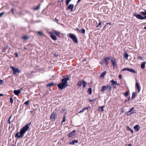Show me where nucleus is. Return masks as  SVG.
<instances>
[{
	"mask_svg": "<svg viewBox=\"0 0 146 146\" xmlns=\"http://www.w3.org/2000/svg\"><path fill=\"white\" fill-rule=\"evenodd\" d=\"M104 106H103L101 107H100L98 108V110H101V111L102 112H103L104 111Z\"/></svg>",
	"mask_w": 146,
	"mask_h": 146,
	"instance_id": "cd10ccee",
	"label": "nucleus"
},
{
	"mask_svg": "<svg viewBox=\"0 0 146 146\" xmlns=\"http://www.w3.org/2000/svg\"><path fill=\"white\" fill-rule=\"evenodd\" d=\"M146 62H144L142 63L141 65V68L143 69L145 68V65L146 64Z\"/></svg>",
	"mask_w": 146,
	"mask_h": 146,
	"instance_id": "393cba45",
	"label": "nucleus"
},
{
	"mask_svg": "<svg viewBox=\"0 0 146 146\" xmlns=\"http://www.w3.org/2000/svg\"><path fill=\"white\" fill-rule=\"evenodd\" d=\"M5 14V12H3L0 13V17H2Z\"/></svg>",
	"mask_w": 146,
	"mask_h": 146,
	"instance_id": "a19ab883",
	"label": "nucleus"
},
{
	"mask_svg": "<svg viewBox=\"0 0 146 146\" xmlns=\"http://www.w3.org/2000/svg\"><path fill=\"white\" fill-rule=\"evenodd\" d=\"M119 78L120 79L121 78H122V77L121 75H119Z\"/></svg>",
	"mask_w": 146,
	"mask_h": 146,
	"instance_id": "09e8293b",
	"label": "nucleus"
},
{
	"mask_svg": "<svg viewBox=\"0 0 146 146\" xmlns=\"http://www.w3.org/2000/svg\"><path fill=\"white\" fill-rule=\"evenodd\" d=\"M117 84V85H119H119H120V84H119V83H117V84Z\"/></svg>",
	"mask_w": 146,
	"mask_h": 146,
	"instance_id": "0e129e2a",
	"label": "nucleus"
},
{
	"mask_svg": "<svg viewBox=\"0 0 146 146\" xmlns=\"http://www.w3.org/2000/svg\"><path fill=\"white\" fill-rule=\"evenodd\" d=\"M134 109V108L133 107H132L130 109L129 111L126 113V115H130L133 114L135 113H136V110H133Z\"/></svg>",
	"mask_w": 146,
	"mask_h": 146,
	"instance_id": "20e7f679",
	"label": "nucleus"
},
{
	"mask_svg": "<svg viewBox=\"0 0 146 146\" xmlns=\"http://www.w3.org/2000/svg\"><path fill=\"white\" fill-rule=\"evenodd\" d=\"M88 107H85L82 109L79 112V113H82L85 110H88Z\"/></svg>",
	"mask_w": 146,
	"mask_h": 146,
	"instance_id": "4be33fe9",
	"label": "nucleus"
},
{
	"mask_svg": "<svg viewBox=\"0 0 146 146\" xmlns=\"http://www.w3.org/2000/svg\"><path fill=\"white\" fill-rule=\"evenodd\" d=\"M14 54L15 55L16 57H18V55L17 53V52L15 53Z\"/></svg>",
	"mask_w": 146,
	"mask_h": 146,
	"instance_id": "49530a36",
	"label": "nucleus"
},
{
	"mask_svg": "<svg viewBox=\"0 0 146 146\" xmlns=\"http://www.w3.org/2000/svg\"><path fill=\"white\" fill-rule=\"evenodd\" d=\"M49 34H50V36L52 39L54 40H57L56 37L55 35L53 34L52 33L50 32V33Z\"/></svg>",
	"mask_w": 146,
	"mask_h": 146,
	"instance_id": "2eb2a0df",
	"label": "nucleus"
},
{
	"mask_svg": "<svg viewBox=\"0 0 146 146\" xmlns=\"http://www.w3.org/2000/svg\"><path fill=\"white\" fill-rule=\"evenodd\" d=\"M79 32L82 34H84L85 33V30L84 28H82L81 30H80Z\"/></svg>",
	"mask_w": 146,
	"mask_h": 146,
	"instance_id": "bb28decb",
	"label": "nucleus"
},
{
	"mask_svg": "<svg viewBox=\"0 0 146 146\" xmlns=\"http://www.w3.org/2000/svg\"><path fill=\"white\" fill-rule=\"evenodd\" d=\"M130 96H129V98H128V101H129V100H130Z\"/></svg>",
	"mask_w": 146,
	"mask_h": 146,
	"instance_id": "680f3d73",
	"label": "nucleus"
},
{
	"mask_svg": "<svg viewBox=\"0 0 146 146\" xmlns=\"http://www.w3.org/2000/svg\"><path fill=\"white\" fill-rule=\"evenodd\" d=\"M76 30H78V31H79H79H80V30H79V29H78V28H76Z\"/></svg>",
	"mask_w": 146,
	"mask_h": 146,
	"instance_id": "6e6d98bb",
	"label": "nucleus"
},
{
	"mask_svg": "<svg viewBox=\"0 0 146 146\" xmlns=\"http://www.w3.org/2000/svg\"><path fill=\"white\" fill-rule=\"evenodd\" d=\"M144 29H146V27H144Z\"/></svg>",
	"mask_w": 146,
	"mask_h": 146,
	"instance_id": "338daca9",
	"label": "nucleus"
},
{
	"mask_svg": "<svg viewBox=\"0 0 146 146\" xmlns=\"http://www.w3.org/2000/svg\"><path fill=\"white\" fill-rule=\"evenodd\" d=\"M59 89L62 90L64 88H65L66 86L62 83H61L57 85Z\"/></svg>",
	"mask_w": 146,
	"mask_h": 146,
	"instance_id": "1a4fd4ad",
	"label": "nucleus"
},
{
	"mask_svg": "<svg viewBox=\"0 0 146 146\" xmlns=\"http://www.w3.org/2000/svg\"><path fill=\"white\" fill-rule=\"evenodd\" d=\"M11 116L10 117V118H9L10 119H11Z\"/></svg>",
	"mask_w": 146,
	"mask_h": 146,
	"instance_id": "69168bd1",
	"label": "nucleus"
},
{
	"mask_svg": "<svg viewBox=\"0 0 146 146\" xmlns=\"http://www.w3.org/2000/svg\"><path fill=\"white\" fill-rule=\"evenodd\" d=\"M13 146H15V145H14V144H13Z\"/></svg>",
	"mask_w": 146,
	"mask_h": 146,
	"instance_id": "774afa93",
	"label": "nucleus"
},
{
	"mask_svg": "<svg viewBox=\"0 0 146 146\" xmlns=\"http://www.w3.org/2000/svg\"><path fill=\"white\" fill-rule=\"evenodd\" d=\"M10 102L11 104L13 103V100L12 98H10Z\"/></svg>",
	"mask_w": 146,
	"mask_h": 146,
	"instance_id": "ea45409f",
	"label": "nucleus"
},
{
	"mask_svg": "<svg viewBox=\"0 0 146 146\" xmlns=\"http://www.w3.org/2000/svg\"><path fill=\"white\" fill-rule=\"evenodd\" d=\"M106 71H104L100 76V78H103L106 74Z\"/></svg>",
	"mask_w": 146,
	"mask_h": 146,
	"instance_id": "aec40b11",
	"label": "nucleus"
},
{
	"mask_svg": "<svg viewBox=\"0 0 146 146\" xmlns=\"http://www.w3.org/2000/svg\"><path fill=\"white\" fill-rule=\"evenodd\" d=\"M111 62L113 65V68L116 67L117 66V64L115 61V60L113 57L111 59Z\"/></svg>",
	"mask_w": 146,
	"mask_h": 146,
	"instance_id": "423d86ee",
	"label": "nucleus"
},
{
	"mask_svg": "<svg viewBox=\"0 0 146 146\" xmlns=\"http://www.w3.org/2000/svg\"><path fill=\"white\" fill-rule=\"evenodd\" d=\"M146 19V15H145V16L143 17V19Z\"/></svg>",
	"mask_w": 146,
	"mask_h": 146,
	"instance_id": "864d4df0",
	"label": "nucleus"
},
{
	"mask_svg": "<svg viewBox=\"0 0 146 146\" xmlns=\"http://www.w3.org/2000/svg\"><path fill=\"white\" fill-rule=\"evenodd\" d=\"M134 16H135L138 19H139L141 20H143V17L142 16V15L140 14L136 15L135 14H134Z\"/></svg>",
	"mask_w": 146,
	"mask_h": 146,
	"instance_id": "9b49d317",
	"label": "nucleus"
},
{
	"mask_svg": "<svg viewBox=\"0 0 146 146\" xmlns=\"http://www.w3.org/2000/svg\"><path fill=\"white\" fill-rule=\"evenodd\" d=\"M140 128V126L138 125H137L134 127V128L137 132H138L139 131Z\"/></svg>",
	"mask_w": 146,
	"mask_h": 146,
	"instance_id": "f3484780",
	"label": "nucleus"
},
{
	"mask_svg": "<svg viewBox=\"0 0 146 146\" xmlns=\"http://www.w3.org/2000/svg\"><path fill=\"white\" fill-rule=\"evenodd\" d=\"M82 83L81 82V81H78L77 82V85L79 87H81L82 86Z\"/></svg>",
	"mask_w": 146,
	"mask_h": 146,
	"instance_id": "72a5a7b5",
	"label": "nucleus"
},
{
	"mask_svg": "<svg viewBox=\"0 0 146 146\" xmlns=\"http://www.w3.org/2000/svg\"><path fill=\"white\" fill-rule=\"evenodd\" d=\"M7 48H4L3 50V52H5V51L6 50V49H7Z\"/></svg>",
	"mask_w": 146,
	"mask_h": 146,
	"instance_id": "603ef678",
	"label": "nucleus"
},
{
	"mask_svg": "<svg viewBox=\"0 0 146 146\" xmlns=\"http://www.w3.org/2000/svg\"><path fill=\"white\" fill-rule=\"evenodd\" d=\"M139 58H140V59H142V57H141V56H139Z\"/></svg>",
	"mask_w": 146,
	"mask_h": 146,
	"instance_id": "4d7b16f0",
	"label": "nucleus"
},
{
	"mask_svg": "<svg viewBox=\"0 0 146 146\" xmlns=\"http://www.w3.org/2000/svg\"><path fill=\"white\" fill-rule=\"evenodd\" d=\"M125 70H127L128 71L134 73H136V72L132 68H124L121 70V71H123Z\"/></svg>",
	"mask_w": 146,
	"mask_h": 146,
	"instance_id": "0eeeda50",
	"label": "nucleus"
},
{
	"mask_svg": "<svg viewBox=\"0 0 146 146\" xmlns=\"http://www.w3.org/2000/svg\"><path fill=\"white\" fill-rule=\"evenodd\" d=\"M111 88L112 87L110 85L103 86L101 87V91L103 93L105 91H107L108 92H110L111 90Z\"/></svg>",
	"mask_w": 146,
	"mask_h": 146,
	"instance_id": "f03ea898",
	"label": "nucleus"
},
{
	"mask_svg": "<svg viewBox=\"0 0 146 146\" xmlns=\"http://www.w3.org/2000/svg\"><path fill=\"white\" fill-rule=\"evenodd\" d=\"M74 5L70 4L67 7V10H70L71 11H72L74 7Z\"/></svg>",
	"mask_w": 146,
	"mask_h": 146,
	"instance_id": "f8f14e48",
	"label": "nucleus"
},
{
	"mask_svg": "<svg viewBox=\"0 0 146 146\" xmlns=\"http://www.w3.org/2000/svg\"><path fill=\"white\" fill-rule=\"evenodd\" d=\"M128 56L129 55L127 53H125L124 54V58L125 59H127Z\"/></svg>",
	"mask_w": 146,
	"mask_h": 146,
	"instance_id": "f704fd0d",
	"label": "nucleus"
},
{
	"mask_svg": "<svg viewBox=\"0 0 146 146\" xmlns=\"http://www.w3.org/2000/svg\"><path fill=\"white\" fill-rule=\"evenodd\" d=\"M136 93V92H133L132 94V96L131 97L132 99H134L135 98Z\"/></svg>",
	"mask_w": 146,
	"mask_h": 146,
	"instance_id": "7c9ffc66",
	"label": "nucleus"
},
{
	"mask_svg": "<svg viewBox=\"0 0 146 146\" xmlns=\"http://www.w3.org/2000/svg\"><path fill=\"white\" fill-rule=\"evenodd\" d=\"M69 37L75 43H77L78 42L77 39L75 35L73 34L70 33L69 34Z\"/></svg>",
	"mask_w": 146,
	"mask_h": 146,
	"instance_id": "7ed1b4c3",
	"label": "nucleus"
},
{
	"mask_svg": "<svg viewBox=\"0 0 146 146\" xmlns=\"http://www.w3.org/2000/svg\"><path fill=\"white\" fill-rule=\"evenodd\" d=\"M110 59V58L109 57H106L104 58V62H105L106 66L108 64V61Z\"/></svg>",
	"mask_w": 146,
	"mask_h": 146,
	"instance_id": "dca6fc26",
	"label": "nucleus"
},
{
	"mask_svg": "<svg viewBox=\"0 0 146 146\" xmlns=\"http://www.w3.org/2000/svg\"><path fill=\"white\" fill-rule=\"evenodd\" d=\"M76 132L75 130H74L73 131L71 132L68 135V137H72L75 135V132Z\"/></svg>",
	"mask_w": 146,
	"mask_h": 146,
	"instance_id": "4468645a",
	"label": "nucleus"
},
{
	"mask_svg": "<svg viewBox=\"0 0 146 146\" xmlns=\"http://www.w3.org/2000/svg\"><path fill=\"white\" fill-rule=\"evenodd\" d=\"M53 32L54 33H55L57 36H59L60 34V32L56 30L53 31Z\"/></svg>",
	"mask_w": 146,
	"mask_h": 146,
	"instance_id": "b1692460",
	"label": "nucleus"
},
{
	"mask_svg": "<svg viewBox=\"0 0 146 146\" xmlns=\"http://www.w3.org/2000/svg\"><path fill=\"white\" fill-rule=\"evenodd\" d=\"M30 102V101L29 100H28L27 101L25 102L24 104H25L27 106H28L29 104V102Z\"/></svg>",
	"mask_w": 146,
	"mask_h": 146,
	"instance_id": "c9c22d12",
	"label": "nucleus"
},
{
	"mask_svg": "<svg viewBox=\"0 0 146 146\" xmlns=\"http://www.w3.org/2000/svg\"><path fill=\"white\" fill-rule=\"evenodd\" d=\"M56 117L55 113L54 112H53L51 115L50 119L53 121H55L56 118Z\"/></svg>",
	"mask_w": 146,
	"mask_h": 146,
	"instance_id": "9d476101",
	"label": "nucleus"
},
{
	"mask_svg": "<svg viewBox=\"0 0 146 146\" xmlns=\"http://www.w3.org/2000/svg\"><path fill=\"white\" fill-rule=\"evenodd\" d=\"M69 80V78L67 77L66 78H64L61 80L62 83H63L66 86H67L68 85L67 81Z\"/></svg>",
	"mask_w": 146,
	"mask_h": 146,
	"instance_id": "6e6552de",
	"label": "nucleus"
},
{
	"mask_svg": "<svg viewBox=\"0 0 146 146\" xmlns=\"http://www.w3.org/2000/svg\"><path fill=\"white\" fill-rule=\"evenodd\" d=\"M126 128L128 131H130L132 133H133V131L129 126H126Z\"/></svg>",
	"mask_w": 146,
	"mask_h": 146,
	"instance_id": "412c9836",
	"label": "nucleus"
},
{
	"mask_svg": "<svg viewBox=\"0 0 146 146\" xmlns=\"http://www.w3.org/2000/svg\"><path fill=\"white\" fill-rule=\"evenodd\" d=\"M78 143V140H73L72 142L69 143V144L70 145H74L75 143Z\"/></svg>",
	"mask_w": 146,
	"mask_h": 146,
	"instance_id": "6ab92c4d",
	"label": "nucleus"
},
{
	"mask_svg": "<svg viewBox=\"0 0 146 146\" xmlns=\"http://www.w3.org/2000/svg\"><path fill=\"white\" fill-rule=\"evenodd\" d=\"M102 23V21H101L100 20L99 21V23L98 24V26L101 25V23Z\"/></svg>",
	"mask_w": 146,
	"mask_h": 146,
	"instance_id": "a18cd8bd",
	"label": "nucleus"
},
{
	"mask_svg": "<svg viewBox=\"0 0 146 146\" xmlns=\"http://www.w3.org/2000/svg\"><path fill=\"white\" fill-rule=\"evenodd\" d=\"M94 99H93V100H89V101L90 102H93L94 101Z\"/></svg>",
	"mask_w": 146,
	"mask_h": 146,
	"instance_id": "3c124183",
	"label": "nucleus"
},
{
	"mask_svg": "<svg viewBox=\"0 0 146 146\" xmlns=\"http://www.w3.org/2000/svg\"><path fill=\"white\" fill-rule=\"evenodd\" d=\"M140 13L143 15H146V10H145L144 11L141 12Z\"/></svg>",
	"mask_w": 146,
	"mask_h": 146,
	"instance_id": "2f4dec72",
	"label": "nucleus"
},
{
	"mask_svg": "<svg viewBox=\"0 0 146 146\" xmlns=\"http://www.w3.org/2000/svg\"><path fill=\"white\" fill-rule=\"evenodd\" d=\"M24 48L25 49H27V48L26 47H24Z\"/></svg>",
	"mask_w": 146,
	"mask_h": 146,
	"instance_id": "e2e57ef3",
	"label": "nucleus"
},
{
	"mask_svg": "<svg viewBox=\"0 0 146 146\" xmlns=\"http://www.w3.org/2000/svg\"><path fill=\"white\" fill-rule=\"evenodd\" d=\"M13 11H14V9H11V11L12 12V13L13 14H14V12H13Z\"/></svg>",
	"mask_w": 146,
	"mask_h": 146,
	"instance_id": "8fccbe9b",
	"label": "nucleus"
},
{
	"mask_svg": "<svg viewBox=\"0 0 146 146\" xmlns=\"http://www.w3.org/2000/svg\"><path fill=\"white\" fill-rule=\"evenodd\" d=\"M88 92L90 95H91L92 94V90L91 88H90L88 89Z\"/></svg>",
	"mask_w": 146,
	"mask_h": 146,
	"instance_id": "473e14b6",
	"label": "nucleus"
},
{
	"mask_svg": "<svg viewBox=\"0 0 146 146\" xmlns=\"http://www.w3.org/2000/svg\"><path fill=\"white\" fill-rule=\"evenodd\" d=\"M37 33L40 36H44V34H43L41 31H38V32H37Z\"/></svg>",
	"mask_w": 146,
	"mask_h": 146,
	"instance_id": "a878e982",
	"label": "nucleus"
},
{
	"mask_svg": "<svg viewBox=\"0 0 146 146\" xmlns=\"http://www.w3.org/2000/svg\"><path fill=\"white\" fill-rule=\"evenodd\" d=\"M87 83L84 80H83L82 81V84L83 88H85L86 86Z\"/></svg>",
	"mask_w": 146,
	"mask_h": 146,
	"instance_id": "5701e85b",
	"label": "nucleus"
},
{
	"mask_svg": "<svg viewBox=\"0 0 146 146\" xmlns=\"http://www.w3.org/2000/svg\"><path fill=\"white\" fill-rule=\"evenodd\" d=\"M54 20V21L55 22H56L57 23H58L59 24H60L59 23H58V20L56 18H55Z\"/></svg>",
	"mask_w": 146,
	"mask_h": 146,
	"instance_id": "c03bdc74",
	"label": "nucleus"
},
{
	"mask_svg": "<svg viewBox=\"0 0 146 146\" xmlns=\"http://www.w3.org/2000/svg\"><path fill=\"white\" fill-rule=\"evenodd\" d=\"M7 122L8 123H9V118L7 120Z\"/></svg>",
	"mask_w": 146,
	"mask_h": 146,
	"instance_id": "13d9d810",
	"label": "nucleus"
},
{
	"mask_svg": "<svg viewBox=\"0 0 146 146\" xmlns=\"http://www.w3.org/2000/svg\"><path fill=\"white\" fill-rule=\"evenodd\" d=\"M40 4H39L37 6V7L34 8V10H37L39 9L40 8Z\"/></svg>",
	"mask_w": 146,
	"mask_h": 146,
	"instance_id": "e433bc0d",
	"label": "nucleus"
},
{
	"mask_svg": "<svg viewBox=\"0 0 146 146\" xmlns=\"http://www.w3.org/2000/svg\"><path fill=\"white\" fill-rule=\"evenodd\" d=\"M128 146H132L130 144H129L128 145Z\"/></svg>",
	"mask_w": 146,
	"mask_h": 146,
	"instance_id": "bf43d9fd",
	"label": "nucleus"
},
{
	"mask_svg": "<svg viewBox=\"0 0 146 146\" xmlns=\"http://www.w3.org/2000/svg\"><path fill=\"white\" fill-rule=\"evenodd\" d=\"M21 38H23L25 40H27L29 38V37L26 35L24 36L23 37Z\"/></svg>",
	"mask_w": 146,
	"mask_h": 146,
	"instance_id": "c756f323",
	"label": "nucleus"
},
{
	"mask_svg": "<svg viewBox=\"0 0 146 146\" xmlns=\"http://www.w3.org/2000/svg\"><path fill=\"white\" fill-rule=\"evenodd\" d=\"M65 115L63 117V121L62 122V123L64 121H65Z\"/></svg>",
	"mask_w": 146,
	"mask_h": 146,
	"instance_id": "37998d69",
	"label": "nucleus"
},
{
	"mask_svg": "<svg viewBox=\"0 0 146 146\" xmlns=\"http://www.w3.org/2000/svg\"><path fill=\"white\" fill-rule=\"evenodd\" d=\"M55 85V84L53 82H51L50 83H49L47 85V86L48 87H51L52 86Z\"/></svg>",
	"mask_w": 146,
	"mask_h": 146,
	"instance_id": "c85d7f7f",
	"label": "nucleus"
},
{
	"mask_svg": "<svg viewBox=\"0 0 146 146\" xmlns=\"http://www.w3.org/2000/svg\"><path fill=\"white\" fill-rule=\"evenodd\" d=\"M22 89V88H21V89H18L17 90H15L14 91L13 93L15 95L18 96L21 92V90Z\"/></svg>",
	"mask_w": 146,
	"mask_h": 146,
	"instance_id": "ddd939ff",
	"label": "nucleus"
},
{
	"mask_svg": "<svg viewBox=\"0 0 146 146\" xmlns=\"http://www.w3.org/2000/svg\"><path fill=\"white\" fill-rule=\"evenodd\" d=\"M3 81L2 80H0V84H3Z\"/></svg>",
	"mask_w": 146,
	"mask_h": 146,
	"instance_id": "de8ad7c7",
	"label": "nucleus"
},
{
	"mask_svg": "<svg viewBox=\"0 0 146 146\" xmlns=\"http://www.w3.org/2000/svg\"><path fill=\"white\" fill-rule=\"evenodd\" d=\"M31 123L27 124L24 127H23L22 129H21L20 131L18 132L15 135V137L18 138H22L23 136L24 133H25L29 129Z\"/></svg>",
	"mask_w": 146,
	"mask_h": 146,
	"instance_id": "f257e3e1",
	"label": "nucleus"
},
{
	"mask_svg": "<svg viewBox=\"0 0 146 146\" xmlns=\"http://www.w3.org/2000/svg\"><path fill=\"white\" fill-rule=\"evenodd\" d=\"M111 81L112 83V85H114L115 84H117V82L113 80H111Z\"/></svg>",
	"mask_w": 146,
	"mask_h": 146,
	"instance_id": "4c0bfd02",
	"label": "nucleus"
},
{
	"mask_svg": "<svg viewBox=\"0 0 146 146\" xmlns=\"http://www.w3.org/2000/svg\"><path fill=\"white\" fill-rule=\"evenodd\" d=\"M10 67L12 69L13 71V73L14 75H16L17 73H19L20 72V71L17 68H15L14 67L11 66Z\"/></svg>",
	"mask_w": 146,
	"mask_h": 146,
	"instance_id": "39448f33",
	"label": "nucleus"
},
{
	"mask_svg": "<svg viewBox=\"0 0 146 146\" xmlns=\"http://www.w3.org/2000/svg\"><path fill=\"white\" fill-rule=\"evenodd\" d=\"M3 94H0V96H3Z\"/></svg>",
	"mask_w": 146,
	"mask_h": 146,
	"instance_id": "052dcab7",
	"label": "nucleus"
},
{
	"mask_svg": "<svg viewBox=\"0 0 146 146\" xmlns=\"http://www.w3.org/2000/svg\"><path fill=\"white\" fill-rule=\"evenodd\" d=\"M71 1V0H66V5H68L69 3V2Z\"/></svg>",
	"mask_w": 146,
	"mask_h": 146,
	"instance_id": "58836bf2",
	"label": "nucleus"
},
{
	"mask_svg": "<svg viewBox=\"0 0 146 146\" xmlns=\"http://www.w3.org/2000/svg\"><path fill=\"white\" fill-rule=\"evenodd\" d=\"M135 84L137 89L138 90V92H139L141 90V87H140L139 84L137 82H136Z\"/></svg>",
	"mask_w": 146,
	"mask_h": 146,
	"instance_id": "a211bd4d",
	"label": "nucleus"
},
{
	"mask_svg": "<svg viewBox=\"0 0 146 146\" xmlns=\"http://www.w3.org/2000/svg\"><path fill=\"white\" fill-rule=\"evenodd\" d=\"M124 94L125 96V97H127V96L129 94V93L128 92H126Z\"/></svg>",
	"mask_w": 146,
	"mask_h": 146,
	"instance_id": "79ce46f5",
	"label": "nucleus"
},
{
	"mask_svg": "<svg viewBox=\"0 0 146 146\" xmlns=\"http://www.w3.org/2000/svg\"><path fill=\"white\" fill-rule=\"evenodd\" d=\"M81 1V0H78V1L77 2L78 3H79L80 1Z\"/></svg>",
	"mask_w": 146,
	"mask_h": 146,
	"instance_id": "5fc2aeb1",
	"label": "nucleus"
}]
</instances>
